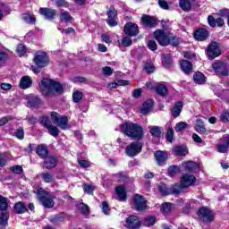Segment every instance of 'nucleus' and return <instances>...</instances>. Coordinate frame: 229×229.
<instances>
[{"label":"nucleus","mask_w":229,"mask_h":229,"mask_svg":"<svg viewBox=\"0 0 229 229\" xmlns=\"http://www.w3.org/2000/svg\"><path fill=\"white\" fill-rule=\"evenodd\" d=\"M120 131L127 137L134 139V140H140L144 137V130L142 126L138 123H133L131 122H125L120 124Z\"/></svg>","instance_id":"1"},{"label":"nucleus","mask_w":229,"mask_h":229,"mask_svg":"<svg viewBox=\"0 0 229 229\" xmlns=\"http://www.w3.org/2000/svg\"><path fill=\"white\" fill-rule=\"evenodd\" d=\"M154 37L157 40L159 46H178V38L171 33L157 30L154 32Z\"/></svg>","instance_id":"2"},{"label":"nucleus","mask_w":229,"mask_h":229,"mask_svg":"<svg viewBox=\"0 0 229 229\" xmlns=\"http://www.w3.org/2000/svg\"><path fill=\"white\" fill-rule=\"evenodd\" d=\"M194 183H196V177L192 174H185L181 178V185L174 184L173 186L172 192L175 196H178V194H181V192H183L184 189H188V187L194 185Z\"/></svg>","instance_id":"3"},{"label":"nucleus","mask_w":229,"mask_h":229,"mask_svg":"<svg viewBox=\"0 0 229 229\" xmlns=\"http://www.w3.org/2000/svg\"><path fill=\"white\" fill-rule=\"evenodd\" d=\"M38 198L46 208H53L55 207V199L56 198V195L54 193L47 192L40 188L38 190Z\"/></svg>","instance_id":"4"},{"label":"nucleus","mask_w":229,"mask_h":229,"mask_svg":"<svg viewBox=\"0 0 229 229\" xmlns=\"http://www.w3.org/2000/svg\"><path fill=\"white\" fill-rule=\"evenodd\" d=\"M50 117L56 126L61 128V130H67V124L69 123V120L67 119V116L65 115H60L56 112H52L50 114Z\"/></svg>","instance_id":"5"},{"label":"nucleus","mask_w":229,"mask_h":229,"mask_svg":"<svg viewBox=\"0 0 229 229\" xmlns=\"http://www.w3.org/2000/svg\"><path fill=\"white\" fill-rule=\"evenodd\" d=\"M34 64L37 67H47L49 65V56L46 52H37L34 55Z\"/></svg>","instance_id":"6"},{"label":"nucleus","mask_w":229,"mask_h":229,"mask_svg":"<svg viewBox=\"0 0 229 229\" xmlns=\"http://www.w3.org/2000/svg\"><path fill=\"white\" fill-rule=\"evenodd\" d=\"M140 151H142V143L134 141L127 147L125 153L128 157H137Z\"/></svg>","instance_id":"7"},{"label":"nucleus","mask_w":229,"mask_h":229,"mask_svg":"<svg viewBox=\"0 0 229 229\" xmlns=\"http://www.w3.org/2000/svg\"><path fill=\"white\" fill-rule=\"evenodd\" d=\"M134 208L138 212H142L148 208L146 199L142 195L136 194L133 197Z\"/></svg>","instance_id":"8"},{"label":"nucleus","mask_w":229,"mask_h":229,"mask_svg":"<svg viewBox=\"0 0 229 229\" xmlns=\"http://www.w3.org/2000/svg\"><path fill=\"white\" fill-rule=\"evenodd\" d=\"M199 216L204 223H212V221H214V213L206 207L199 208Z\"/></svg>","instance_id":"9"},{"label":"nucleus","mask_w":229,"mask_h":229,"mask_svg":"<svg viewBox=\"0 0 229 229\" xmlns=\"http://www.w3.org/2000/svg\"><path fill=\"white\" fill-rule=\"evenodd\" d=\"M39 87H67V82H60L49 78H43L38 82Z\"/></svg>","instance_id":"10"},{"label":"nucleus","mask_w":229,"mask_h":229,"mask_svg":"<svg viewBox=\"0 0 229 229\" xmlns=\"http://www.w3.org/2000/svg\"><path fill=\"white\" fill-rule=\"evenodd\" d=\"M213 71L220 76H228V65L223 62H216L212 64Z\"/></svg>","instance_id":"11"},{"label":"nucleus","mask_w":229,"mask_h":229,"mask_svg":"<svg viewBox=\"0 0 229 229\" xmlns=\"http://www.w3.org/2000/svg\"><path fill=\"white\" fill-rule=\"evenodd\" d=\"M221 55V49L219 48V45L216 42L212 43L208 47V56L210 60H214V58H217Z\"/></svg>","instance_id":"12"},{"label":"nucleus","mask_w":229,"mask_h":229,"mask_svg":"<svg viewBox=\"0 0 229 229\" xmlns=\"http://www.w3.org/2000/svg\"><path fill=\"white\" fill-rule=\"evenodd\" d=\"M125 35L137 37L139 35V26L135 23L128 22L123 29Z\"/></svg>","instance_id":"13"},{"label":"nucleus","mask_w":229,"mask_h":229,"mask_svg":"<svg viewBox=\"0 0 229 229\" xmlns=\"http://www.w3.org/2000/svg\"><path fill=\"white\" fill-rule=\"evenodd\" d=\"M107 19L106 22L114 28V26H117V21H115V18L117 17V11L114 6H110L109 10L107 11Z\"/></svg>","instance_id":"14"},{"label":"nucleus","mask_w":229,"mask_h":229,"mask_svg":"<svg viewBox=\"0 0 229 229\" xmlns=\"http://www.w3.org/2000/svg\"><path fill=\"white\" fill-rule=\"evenodd\" d=\"M125 226L129 229H139L140 228V220L136 216H131L126 219Z\"/></svg>","instance_id":"15"},{"label":"nucleus","mask_w":229,"mask_h":229,"mask_svg":"<svg viewBox=\"0 0 229 229\" xmlns=\"http://www.w3.org/2000/svg\"><path fill=\"white\" fill-rule=\"evenodd\" d=\"M39 13L43 15L45 19H49L51 21L58 15V11L51 8H40Z\"/></svg>","instance_id":"16"},{"label":"nucleus","mask_w":229,"mask_h":229,"mask_svg":"<svg viewBox=\"0 0 229 229\" xmlns=\"http://www.w3.org/2000/svg\"><path fill=\"white\" fill-rule=\"evenodd\" d=\"M141 21L145 28H155L157 26V19L155 17L143 15Z\"/></svg>","instance_id":"17"},{"label":"nucleus","mask_w":229,"mask_h":229,"mask_svg":"<svg viewBox=\"0 0 229 229\" xmlns=\"http://www.w3.org/2000/svg\"><path fill=\"white\" fill-rule=\"evenodd\" d=\"M154 157L158 165H162L167 160L169 155L165 151L157 150L155 152Z\"/></svg>","instance_id":"18"},{"label":"nucleus","mask_w":229,"mask_h":229,"mask_svg":"<svg viewBox=\"0 0 229 229\" xmlns=\"http://www.w3.org/2000/svg\"><path fill=\"white\" fill-rule=\"evenodd\" d=\"M182 167L185 171H189L190 173H196V171H199V165L192 161L184 162L182 164Z\"/></svg>","instance_id":"19"},{"label":"nucleus","mask_w":229,"mask_h":229,"mask_svg":"<svg viewBox=\"0 0 229 229\" xmlns=\"http://www.w3.org/2000/svg\"><path fill=\"white\" fill-rule=\"evenodd\" d=\"M194 38L202 42L206 38H208V31L205 29H199L194 33Z\"/></svg>","instance_id":"20"},{"label":"nucleus","mask_w":229,"mask_h":229,"mask_svg":"<svg viewBox=\"0 0 229 229\" xmlns=\"http://www.w3.org/2000/svg\"><path fill=\"white\" fill-rule=\"evenodd\" d=\"M115 192L116 199H119V201H126V189H124V186H117L115 189Z\"/></svg>","instance_id":"21"},{"label":"nucleus","mask_w":229,"mask_h":229,"mask_svg":"<svg viewBox=\"0 0 229 229\" xmlns=\"http://www.w3.org/2000/svg\"><path fill=\"white\" fill-rule=\"evenodd\" d=\"M196 131H198V133H201L202 135H208V133H210V131L205 128V123L201 119L197 120Z\"/></svg>","instance_id":"22"},{"label":"nucleus","mask_w":229,"mask_h":229,"mask_svg":"<svg viewBox=\"0 0 229 229\" xmlns=\"http://www.w3.org/2000/svg\"><path fill=\"white\" fill-rule=\"evenodd\" d=\"M196 0H180L179 1V6L183 12H191V9L192 8V4Z\"/></svg>","instance_id":"23"},{"label":"nucleus","mask_w":229,"mask_h":229,"mask_svg":"<svg viewBox=\"0 0 229 229\" xmlns=\"http://www.w3.org/2000/svg\"><path fill=\"white\" fill-rule=\"evenodd\" d=\"M173 153L177 157H185V155H189V149L185 146H177L174 148Z\"/></svg>","instance_id":"24"},{"label":"nucleus","mask_w":229,"mask_h":229,"mask_svg":"<svg viewBox=\"0 0 229 229\" xmlns=\"http://www.w3.org/2000/svg\"><path fill=\"white\" fill-rule=\"evenodd\" d=\"M181 69L185 74H191V72H192V63L182 60L181 62Z\"/></svg>","instance_id":"25"},{"label":"nucleus","mask_w":229,"mask_h":229,"mask_svg":"<svg viewBox=\"0 0 229 229\" xmlns=\"http://www.w3.org/2000/svg\"><path fill=\"white\" fill-rule=\"evenodd\" d=\"M151 110H153V99H148L143 104L140 112L145 115L146 114H149Z\"/></svg>","instance_id":"26"},{"label":"nucleus","mask_w":229,"mask_h":229,"mask_svg":"<svg viewBox=\"0 0 229 229\" xmlns=\"http://www.w3.org/2000/svg\"><path fill=\"white\" fill-rule=\"evenodd\" d=\"M36 153L40 158H47V155H49V150H47V147L44 145H39L36 150Z\"/></svg>","instance_id":"27"},{"label":"nucleus","mask_w":229,"mask_h":229,"mask_svg":"<svg viewBox=\"0 0 229 229\" xmlns=\"http://www.w3.org/2000/svg\"><path fill=\"white\" fill-rule=\"evenodd\" d=\"M183 108V102L179 101L175 104L174 108L172 109L173 117H180V114H182V110Z\"/></svg>","instance_id":"28"},{"label":"nucleus","mask_w":229,"mask_h":229,"mask_svg":"<svg viewBox=\"0 0 229 229\" xmlns=\"http://www.w3.org/2000/svg\"><path fill=\"white\" fill-rule=\"evenodd\" d=\"M39 91L41 92L42 96H45V98L55 96V88L53 87H40Z\"/></svg>","instance_id":"29"},{"label":"nucleus","mask_w":229,"mask_h":229,"mask_svg":"<svg viewBox=\"0 0 229 229\" xmlns=\"http://www.w3.org/2000/svg\"><path fill=\"white\" fill-rule=\"evenodd\" d=\"M56 166V158L54 157H47V159L44 162V167L46 169H53Z\"/></svg>","instance_id":"30"},{"label":"nucleus","mask_w":229,"mask_h":229,"mask_svg":"<svg viewBox=\"0 0 229 229\" xmlns=\"http://www.w3.org/2000/svg\"><path fill=\"white\" fill-rule=\"evenodd\" d=\"M193 80L198 85H203L207 81V77L200 72H198L193 75Z\"/></svg>","instance_id":"31"},{"label":"nucleus","mask_w":229,"mask_h":229,"mask_svg":"<svg viewBox=\"0 0 229 229\" xmlns=\"http://www.w3.org/2000/svg\"><path fill=\"white\" fill-rule=\"evenodd\" d=\"M33 85V81L30 76H23L20 81V87H31Z\"/></svg>","instance_id":"32"},{"label":"nucleus","mask_w":229,"mask_h":229,"mask_svg":"<svg viewBox=\"0 0 229 229\" xmlns=\"http://www.w3.org/2000/svg\"><path fill=\"white\" fill-rule=\"evenodd\" d=\"M14 210L16 214H24V212L28 211V208L24 206V203L18 202L14 205Z\"/></svg>","instance_id":"33"},{"label":"nucleus","mask_w":229,"mask_h":229,"mask_svg":"<svg viewBox=\"0 0 229 229\" xmlns=\"http://www.w3.org/2000/svg\"><path fill=\"white\" fill-rule=\"evenodd\" d=\"M173 210V204L169 202H165L161 207V212L164 216H167V214L171 213Z\"/></svg>","instance_id":"34"},{"label":"nucleus","mask_w":229,"mask_h":229,"mask_svg":"<svg viewBox=\"0 0 229 229\" xmlns=\"http://www.w3.org/2000/svg\"><path fill=\"white\" fill-rule=\"evenodd\" d=\"M40 105H42V100H40L38 97H32L29 98L28 106H38Z\"/></svg>","instance_id":"35"},{"label":"nucleus","mask_w":229,"mask_h":229,"mask_svg":"<svg viewBox=\"0 0 229 229\" xmlns=\"http://www.w3.org/2000/svg\"><path fill=\"white\" fill-rule=\"evenodd\" d=\"M60 21L61 22H72V18L69 12L64 11L61 13Z\"/></svg>","instance_id":"36"},{"label":"nucleus","mask_w":229,"mask_h":229,"mask_svg":"<svg viewBox=\"0 0 229 229\" xmlns=\"http://www.w3.org/2000/svg\"><path fill=\"white\" fill-rule=\"evenodd\" d=\"M149 130L152 137H160L162 135V130L158 126H150Z\"/></svg>","instance_id":"37"},{"label":"nucleus","mask_w":229,"mask_h":229,"mask_svg":"<svg viewBox=\"0 0 229 229\" xmlns=\"http://www.w3.org/2000/svg\"><path fill=\"white\" fill-rule=\"evenodd\" d=\"M189 128V123L185 122H179L175 124L174 130L175 131H183V130H187Z\"/></svg>","instance_id":"38"},{"label":"nucleus","mask_w":229,"mask_h":229,"mask_svg":"<svg viewBox=\"0 0 229 229\" xmlns=\"http://www.w3.org/2000/svg\"><path fill=\"white\" fill-rule=\"evenodd\" d=\"M159 191L163 196H168V194H174L173 193V187L171 190L167 189V186L165 184L159 185Z\"/></svg>","instance_id":"39"},{"label":"nucleus","mask_w":229,"mask_h":229,"mask_svg":"<svg viewBox=\"0 0 229 229\" xmlns=\"http://www.w3.org/2000/svg\"><path fill=\"white\" fill-rule=\"evenodd\" d=\"M47 128L48 130V133H50L52 137H58V135H60V130H58L56 126L53 125V123Z\"/></svg>","instance_id":"40"},{"label":"nucleus","mask_w":229,"mask_h":229,"mask_svg":"<svg viewBox=\"0 0 229 229\" xmlns=\"http://www.w3.org/2000/svg\"><path fill=\"white\" fill-rule=\"evenodd\" d=\"M152 90L157 92L159 96H166L167 95V88L166 87H153Z\"/></svg>","instance_id":"41"},{"label":"nucleus","mask_w":229,"mask_h":229,"mask_svg":"<svg viewBox=\"0 0 229 229\" xmlns=\"http://www.w3.org/2000/svg\"><path fill=\"white\" fill-rule=\"evenodd\" d=\"M41 178L46 183H51L55 182V178L53 177V174L49 173H43L41 174Z\"/></svg>","instance_id":"42"},{"label":"nucleus","mask_w":229,"mask_h":229,"mask_svg":"<svg viewBox=\"0 0 229 229\" xmlns=\"http://www.w3.org/2000/svg\"><path fill=\"white\" fill-rule=\"evenodd\" d=\"M146 87H167V82H155V81H148L146 83Z\"/></svg>","instance_id":"43"},{"label":"nucleus","mask_w":229,"mask_h":229,"mask_svg":"<svg viewBox=\"0 0 229 229\" xmlns=\"http://www.w3.org/2000/svg\"><path fill=\"white\" fill-rule=\"evenodd\" d=\"M128 85H131V84H130L129 81H125V80L115 81L114 82L112 83V87H126Z\"/></svg>","instance_id":"44"},{"label":"nucleus","mask_w":229,"mask_h":229,"mask_svg":"<svg viewBox=\"0 0 229 229\" xmlns=\"http://www.w3.org/2000/svg\"><path fill=\"white\" fill-rule=\"evenodd\" d=\"M157 223V218L153 216H149L147 218H145L144 225L145 226H153Z\"/></svg>","instance_id":"45"},{"label":"nucleus","mask_w":229,"mask_h":229,"mask_svg":"<svg viewBox=\"0 0 229 229\" xmlns=\"http://www.w3.org/2000/svg\"><path fill=\"white\" fill-rule=\"evenodd\" d=\"M178 173H180V167L176 166V165H171L168 168V174L173 177V176H176V174H178Z\"/></svg>","instance_id":"46"},{"label":"nucleus","mask_w":229,"mask_h":229,"mask_svg":"<svg viewBox=\"0 0 229 229\" xmlns=\"http://www.w3.org/2000/svg\"><path fill=\"white\" fill-rule=\"evenodd\" d=\"M39 123H40V124L45 126V128H49V126H51V124H52L48 116H41L39 118Z\"/></svg>","instance_id":"47"},{"label":"nucleus","mask_w":229,"mask_h":229,"mask_svg":"<svg viewBox=\"0 0 229 229\" xmlns=\"http://www.w3.org/2000/svg\"><path fill=\"white\" fill-rule=\"evenodd\" d=\"M8 225V214L0 213V226H6Z\"/></svg>","instance_id":"48"},{"label":"nucleus","mask_w":229,"mask_h":229,"mask_svg":"<svg viewBox=\"0 0 229 229\" xmlns=\"http://www.w3.org/2000/svg\"><path fill=\"white\" fill-rule=\"evenodd\" d=\"M22 19H23V21H25V22H27V24H35V17H33L28 13H24L22 15Z\"/></svg>","instance_id":"49"},{"label":"nucleus","mask_w":229,"mask_h":229,"mask_svg":"<svg viewBox=\"0 0 229 229\" xmlns=\"http://www.w3.org/2000/svg\"><path fill=\"white\" fill-rule=\"evenodd\" d=\"M8 208V200L6 198L0 195V210H6Z\"/></svg>","instance_id":"50"},{"label":"nucleus","mask_w":229,"mask_h":229,"mask_svg":"<svg viewBox=\"0 0 229 229\" xmlns=\"http://www.w3.org/2000/svg\"><path fill=\"white\" fill-rule=\"evenodd\" d=\"M102 74L104 76L110 77V76H112V74H114V69H112V67H110V66L103 67L102 68Z\"/></svg>","instance_id":"51"},{"label":"nucleus","mask_w":229,"mask_h":229,"mask_svg":"<svg viewBox=\"0 0 229 229\" xmlns=\"http://www.w3.org/2000/svg\"><path fill=\"white\" fill-rule=\"evenodd\" d=\"M144 69L148 74H151V73L155 72V65H153V64H151V63H147L145 64Z\"/></svg>","instance_id":"52"},{"label":"nucleus","mask_w":229,"mask_h":229,"mask_svg":"<svg viewBox=\"0 0 229 229\" xmlns=\"http://www.w3.org/2000/svg\"><path fill=\"white\" fill-rule=\"evenodd\" d=\"M162 62L165 67H169V65L173 64V59L171 58V55H164Z\"/></svg>","instance_id":"53"},{"label":"nucleus","mask_w":229,"mask_h":229,"mask_svg":"<svg viewBox=\"0 0 229 229\" xmlns=\"http://www.w3.org/2000/svg\"><path fill=\"white\" fill-rule=\"evenodd\" d=\"M17 53L19 56H24V55H26V46L22 44L18 45Z\"/></svg>","instance_id":"54"},{"label":"nucleus","mask_w":229,"mask_h":229,"mask_svg":"<svg viewBox=\"0 0 229 229\" xmlns=\"http://www.w3.org/2000/svg\"><path fill=\"white\" fill-rule=\"evenodd\" d=\"M214 92L217 98H223L226 94V90H225L223 88H216L214 89Z\"/></svg>","instance_id":"55"},{"label":"nucleus","mask_w":229,"mask_h":229,"mask_svg":"<svg viewBox=\"0 0 229 229\" xmlns=\"http://www.w3.org/2000/svg\"><path fill=\"white\" fill-rule=\"evenodd\" d=\"M80 212L81 214H83L84 216H87V214H89V206H87L86 204L82 203L80 204L78 207Z\"/></svg>","instance_id":"56"},{"label":"nucleus","mask_w":229,"mask_h":229,"mask_svg":"<svg viewBox=\"0 0 229 229\" xmlns=\"http://www.w3.org/2000/svg\"><path fill=\"white\" fill-rule=\"evenodd\" d=\"M96 188L94 187V185H90V184L83 185V191H86L87 194H92V192H94Z\"/></svg>","instance_id":"57"},{"label":"nucleus","mask_w":229,"mask_h":229,"mask_svg":"<svg viewBox=\"0 0 229 229\" xmlns=\"http://www.w3.org/2000/svg\"><path fill=\"white\" fill-rule=\"evenodd\" d=\"M174 137V130H173V128H169L166 132V140H168V142H173Z\"/></svg>","instance_id":"58"},{"label":"nucleus","mask_w":229,"mask_h":229,"mask_svg":"<svg viewBox=\"0 0 229 229\" xmlns=\"http://www.w3.org/2000/svg\"><path fill=\"white\" fill-rule=\"evenodd\" d=\"M220 119L222 123H229V110L224 111L220 115Z\"/></svg>","instance_id":"59"},{"label":"nucleus","mask_w":229,"mask_h":229,"mask_svg":"<svg viewBox=\"0 0 229 229\" xmlns=\"http://www.w3.org/2000/svg\"><path fill=\"white\" fill-rule=\"evenodd\" d=\"M74 103H80V100L83 98V93L75 91L72 95Z\"/></svg>","instance_id":"60"},{"label":"nucleus","mask_w":229,"mask_h":229,"mask_svg":"<svg viewBox=\"0 0 229 229\" xmlns=\"http://www.w3.org/2000/svg\"><path fill=\"white\" fill-rule=\"evenodd\" d=\"M122 44L124 46V47H130L131 44H133V41L129 37H125L122 39Z\"/></svg>","instance_id":"61"},{"label":"nucleus","mask_w":229,"mask_h":229,"mask_svg":"<svg viewBox=\"0 0 229 229\" xmlns=\"http://www.w3.org/2000/svg\"><path fill=\"white\" fill-rule=\"evenodd\" d=\"M10 171L13 173L14 174H21L22 173V166L21 165H14L10 168Z\"/></svg>","instance_id":"62"},{"label":"nucleus","mask_w":229,"mask_h":229,"mask_svg":"<svg viewBox=\"0 0 229 229\" xmlns=\"http://www.w3.org/2000/svg\"><path fill=\"white\" fill-rule=\"evenodd\" d=\"M14 135L17 139H19L20 140H22V139H24V130L22 129H18L17 131H15Z\"/></svg>","instance_id":"63"},{"label":"nucleus","mask_w":229,"mask_h":229,"mask_svg":"<svg viewBox=\"0 0 229 229\" xmlns=\"http://www.w3.org/2000/svg\"><path fill=\"white\" fill-rule=\"evenodd\" d=\"M218 15L224 17V19H229V9H223L218 12Z\"/></svg>","instance_id":"64"}]
</instances>
